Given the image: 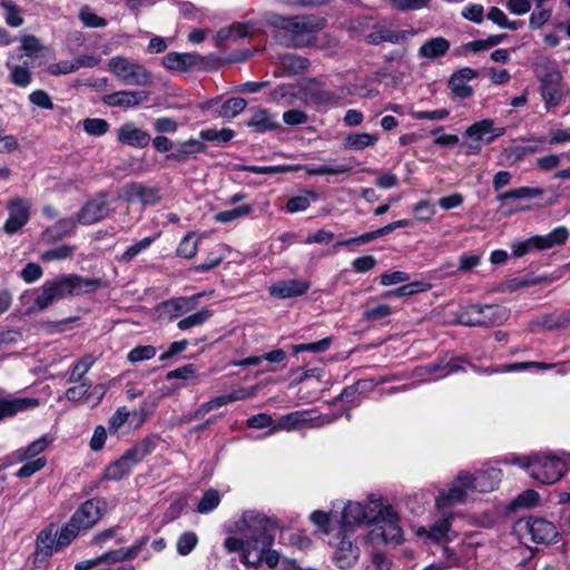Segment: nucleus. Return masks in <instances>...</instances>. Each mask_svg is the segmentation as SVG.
<instances>
[{
    "mask_svg": "<svg viewBox=\"0 0 570 570\" xmlns=\"http://www.w3.org/2000/svg\"><path fill=\"white\" fill-rule=\"evenodd\" d=\"M466 366L472 371L479 373L481 367L474 363H471L464 356H442L438 357L434 362H431L424 366V371L429 375H433L435 379L445 377L458 372H466Z\"/></svg>",
    "mask_w": 570,
    "mask_h": 570,
    "instance_id": "13",
    "label": "nucleus"
},
{
    "mask_svg": "<svg viewBox=\"0 0 570 570\" xmlns=\"http://www.w3.org/2000/svg\"><path fill=\"white\" fill-rule=\"evenodd\" d=\"M214 315V311L207 306L200 308L199 311L187 315L186 317L180 318L177 322V327L180 331H187L195 326H200L209 321Z\"/></svg>",
    "mask_w": 570,
    "mask_h": 570,
    "instance_id": "45",
    "label": "nucleus"
},
{
    "mask_svg": "<svg viewBox=\"0 0 570 570\" xmlns=\"http://www.w3.org/2000/svg\"><path fill=\"white\" fill-rule=\"evenodd\" d=\"M9 216L3 225V230L13 235L19 232L30 218V206L22 198L11 199L8 204Z\"/></svg>",
    "mask_w": 570,
    "mask_h": 570,
    "instance_id": "18",
    "label": "nucleus"
},
{
    "mask_svg": "<svg viewBox=\"0 0 570 570\" xmlns=\"http://www.w3.org/2000/svg\"><path fill=\"white\" fill-rule=\"evenodd\" d=\"M58 528L51 523L43 529L36 540V556L37 558H49L53 552L61 550L58 546L57 537Z\"/></svg>",
    "mask_w": 570,
    "mask_h": 570,
    "instance_id": "30",
    "label": "nucleus"
},
{
    "mask_svg": "<svg viewBox=\"0 0 570 570\" xmlns=\"http://www.w3.org/2000/svg\"><path fill=\"white\" fill-rule=\"evenodd\" d=\"M503 472L498 468H485L471 473L461 470L445 489L433 484L431 492L434 499H468L469 493H490L499 488Z\"/></svg>",
    "mask_w": 570,
    "mask_h": 570,
    "instance_id": "3",
    "label": "nucleus"
},
{
    "mask_svg": "<svg viewBox=\"0 0 570 570\" xmlns=\"http://www.w3.org/2000/svg\"><path fill=\"white\" fill-rule=\"evenodd\" d=\"M108 69L125 85L146 86L151 80V73L144 66L121 56L112 57Z\"/></svg>",
    "mask_w": 570,
    "mask_h": 570,
    "instance_id": "10",
    "label": "nucleus"
},
{
    "mask_svg": "<svg viewBox=\"0 0 570 570\" xmlns=\"http://www.w3.org/2000/svg\"><path fill=\"white\" fill-rule=\"evenodd\" d=\"M456 322L469 327L501 326L508 321L510 311L499 304H470L456 312Z\"/></svg>",
    "mask_w": 570,
    "mask_h": 570,
    "instance_id": "7",
    "label": "nucleus"
},
{
    "mask_svg": "<svg viewBox=\"0 0 570 570\" xmlns=\"http://www.w3.org/2000/svg\"><path fill=\"white\" fill-rule=\"evenodd\" d=\"M430 287H431V285L429 283L416 281V282L406 283L395 289L387 291L384 293L383 296L386 298L409 297V296H412V295H415L419 293L426 292L430 289Z\"/></svg>",
    "mask_w": 570,
    "mask_h": 570,
    "instance_id": "48",
    "label": "nucleus"
},
{
    "mask_svg": "<svg viewBox=\"0 0 570 570\" xmlns=\"http://www.w3.org/2000/svg\"><path fill=\"white\" fill-rule=\"evenodd\" d=\"M20 41L21 45L17 49V53L13 55L17 60H20L23 57L29 58L30 60H37L43 56L46 48L38 37L27 35L23 36Z\"/></svg>",
    "mask_w": 570,
    "mask_h": 570,
    "instance_id": "34",
    "label": "nucleus"
},
{
    "mask_svg": "<svg viewBox=\"0 0 570 570\" xmlns=\"http://www.w3.org/2000/svg\"><path fill=\"white\" fill-rule=\"evenodd\" d=\"M247 106V101L242 97H232L219 105L217 114L225 119H233L239 115Z\"/></svg>",
    "mask_w": 570,
    "mask_h": 570,
    "instance_id": "50",
    "label": "nucleus"
},
{
    "mask_svg": "<svg viewBox=\"0 0 570 570\" xmlns=\"http://www.w3.org/2000/svg\"><path fill=\"white\" fill-rule=\"evenodd\" d=\"M277 522L256 511H245L238 520L228 521L225 530L228 533H242L246 538V548L252 560L244 561L247 566H258L263 562L265 548L274 543V531Z\"/></svg>",
    "mask_w": 570,
    "mask_h": 570,
    "instance_id": "1",
    "label": "nucleus"
},
{
    "mask_svg": "<svg viewBox=\"0 0 570 570\" xmlns=\"http://www.w3.org/2000/svg\"><path fill=\"white\" fill-rule=\"evenodd\" d=\"M438 519L428 530L420 527L416 530L417 537H425L433 542H440L448 537L451 530V522L455 517L454 501H436L435 503Z\"/></svg>",
    "mask_w": 570,
    "mask_h": 570,
    "instance_id": "11",
    "label": "nucleus"
},
{
    "mask_svg": "<svg viewBox=\"0 0 570 570\" xmlns=\"http://www.w3.org/2000/svg\"><path fill=\"white\" fill-rule=\"evenodd\" d=\"M155 240V237L148 236L142 238L141 240L130 245L119 257L118 262L120 263H129L136 256H138L142 250L147 249Z\"/></svg>",
    "mask_w": 570,
    "mask_h": 570,
    "instance_id": "60",
    "label": "nucleus"
},
{
    "mask_svg": "<svg viewBox=\"0 0 570 570\" xmlns=\"http://www.w3.org/2000/svg\"><path fill=\"white\" fill-rule=\"evenodd\" d=\"M525 525L535 543L551 544L559 538L557 527L543 518H528Z\"/></svg>",
    "mask_w": 570,
    "mask_h": 570,
    "instance_id": "21",
    "label": "nucleus"
},
{
    "mask_svg": "<svg viewBox=\"0 0 570 570\" xmlns=\"http://www.w3.org/2000/svg\"><path fill=\"white\" fill-rule=\"evenodd\" d=\"M101 287H104L101 278L82 277L75 273L62 274L42 284L33 301L32 309L45 311L58 301L81 294H91Z\"/></svg>",
    "mask_w": 570,
    "mask_h": 570,
    "instance_id": "2",
    "label": "nucleus"
},
{
    "mask_svg": "<svg viewBox=\"0 0 570 570\" xmlns=\"http://www.w3.org/2000/svg\"><path fill=\"white\" fill-rule=\"evenodd\" d=\"M157 350L154 345H137L129 351L127 360L130 363H138L151 360L156 356Z\"/></svg>",
    "mask_w": 570,
    "mask_h": 570,
    "instance_id": "63",
    "label": "nucleus"
},
{
    "mask_svg": "<svg viewBox=\"0 0 570 570\" xmlns=\"http://www.w3.org/2000/svg\"><path fill=\"white\" fill-rule=\"evenodd\" d=\"M40 404L37 397H0V421L14 416L19 412H26L38 407Z\"/></svg>",
    "mask_w": 570,
    "mask_h": 570,
    "instance_id": "29",
    "label": "nucleus"
},
{
    "mask_svg": "<svg viewBox=\"0 0 570 570\" xmlns=\"http://www.w3.org/2000/svg\"><path fill=\"white\" fill-rule=\"evenodd\" d=\"M257 22L243 21L234 22L227 27L220 28L215 35V46L223 48L227 41H237L244 38H250L258 31Z\"/></svg>",
    "mask_w": 570,
    "mask_h": 570,
    "instance_id": "16",
    "label": "nucleus"
},
{
    "mask_svg": "<svg viewBox=\"0 0 570 570\" xmlns=\"http://www.w3.org/2000/svg\"><path fill=\"white\" fill-rule=\"evenodd\" d=\"M246 125L256 134H265L281 128L274 115L266 108L257 109Z\"/></svg>",
    "mask_w": 570,
    "mask_h": 570,
    "instance_id": "32",
    "label": "nucleus"
},
{
    "mask_svg": "<svg viewBox=\"0 0 570 570\" xmlns=\"http://www.w3.org/2000/svg\"><path fill=\"white\" fill-rule=\"evenodd\" d=\"M552 366H553L552 364L544 363V362H534V361L515 362V363L504 364V365H500V366H495V367H491V366L484 367V368L481 367V371L479 373H484V374L490 375L493 373L517 372V371H525V370H531V368L549 370Z\"/></svg>",
    "mask_w": 570,
    "mask_h": 570,
    "instance_id": "40",
    "label": "nucleus"
},
{
    "mask_svg": "<svg viewBox=\"0 0 570 570\" xmlns=\"http://www.w3.org/2000/svg\"><path fill=\"white\" fill-rule=\"evenodd\" d=\"M543 194L544 190L542 188L523 186L498 194L495 199L497 202L504 205L510 199H530L534 197H541Z\"/></svg>",
    "mask_w": 570,
    "mask_h": 570,
    "instance_id": "42",
    "label": "nucleus"
},
{
    "mask_svg": "<svg viewBox=\"0 0 570 570\" xmlns=\"http://www.w3.org/2000/svg\"><path fill=\"white\" fill-rule=\"evenodd\" d=\"M304 97L315 107H335L340 104L341 97L332 90L320 87L315 79L303 88Z\"/></svg>",
    "mask_w": 570,
    "mask_h": 570,
    "instance_id": "24",
    "label": "nucleus"
},
{
    "mask_svg": "<svg viewBox=\"0 0 570 570\" xmlns=\"http://www.w3.org/2000/svg\"><path fill=\"white\" fill-rule=\"evenodd\" d=\"M541 325L548 331L566 328L570 326V312L556 311L547 314L542 317Z\"/></svg>",
    "mask_w": 570,
    "mask_h": 570,
    "instance_id": "52",
    "label": "nucleus"
},
{
    "mask_svg": "<svg viewBox=\"0 0 570 570\" xmlns=\"http://www.w3.org/2000/svg\"><path fill=\"white\" fill-rule=\"evenodd\" d=\"M513 464L525 469L530 476L543 484L558 482L567 471V463L556 455L534 453L527 456H513Z\"/></svg>",
    "mask_w": 570,
    "mask_h": 570,
    "instance_id": "6",
    "label": "nucleus"
},
{
    "mask_svg": "<svg viewBox=\"0 0 570 570\" xmlns=\"http://www.w3.org/2000/svg\"><path fill=\"white\" fill-rule=\"evenodd\" d=\"M569 237V230L564 226L553 228L547 235H534L524 240L512 245V254L515 257H522L531 249L546 250L554 246L566 244Z\"/></svg>",
    "mask_w": 570,
    "mask_h": 570,
    "instance_id": "9",
    "label": "nucleus"
},
{
    "mask_svg": "<svg viewBox=\"0 0 570 570\" xmlns=\"http://www.w3.org/2000/svg\"><path fill=\"white\" fill-rule=\"evenodd\" d=\"M383 508L382 501H347L342 519L347 525L374 524L382 515Z\"/></svg>",
    "mask_w": 570,
    "mask_h": 570,
    "instance_id": "8",
    "label": "nucleus"
},
{
    "mask_svg": "<svg viewBox=\"0 0 570 570\" xmlns=\"http://www.w3.org/2000/svg\"><path fill=\"white\" fill-rule=\"evenodd\" d=\"M224 548L227 552L234 553V552H242V562L252 560L250 552L246 548V538H237L234 535H229L224 540Z\"/></svg>",
    "mask_w": 570,
    "mask_h": 570,
    "instance_id": "58",
    "label": "nucleus"
},
{
    "mask_svg": "<svg viewBox=\"0 0 570 570\" xmlns=\"http://www.w3.org/2000/svg\"><path fill=\"white\" fill-rule=\"evenodd\" d=\"M117 139L124 145L144 149L150 144L151 137L147 131L136 127L132 122H126L118 129Z\"/></svg>",
    "mask_w": 570,
    "mask_h": 570,
    "instance_id": "26",
    "label": "nucleus"
},
{
    "mask_svg": "<svg viewBox=\"0 0 570 570\" xmlns=\"http://www.w3.org/2000/svg\"><path fill=\"white\" fill-rule=\"evenodd\" d=\"M203 293H197L191 296H178L160 302L156 311L161 318L173 322L181 315L194 312L198 305Z\"/></svg>",
    "mask_w": 570,
    "mask_h": 570,
    "instance_id": "14",
    "label": "nucleus"
},
{
    "mask_svg": "<svg viewBox=\"0 0 570 570\" xmlns=\"http://www.w3.org/2000/svg\"><path fill=\"white\" fill-rule=\"evenodd\" d=\"M308 175L324 176V175H340L351 171V167L346 165H312L306 169Z\"/></svg>",
    "mask_w": 570,
    "mask_h": 570,
    "instance_id": "61",
    "label": "nucleus"
},
{
    "mask_svg": "<svg viewBox=\"0 0 570 570\" xmlns=\"http://www.w3.org/2000/svg\"><path fill=\"white\" fill-rule=\"evenodd\" d=\"M198 137L205 141L213 142L217 146H224L235 137V131L230 128H206L199 131Z\"/></svg>",
    "mask_w": 570,
    "mask_h": 570,
    "instance_id": "44",
    "label": "nucleus"
},
{
    "mask_svg": "<svg viewBox=\"0 0 570 570\" xmlns=\"http://www.w3.org/2000/svg\"><path fill=\"white\" fill-rule=\"evenodd\" d=\"M377 522L381 529V537L385 543L399 544L403 540V531L399 525L397 513L391 505H384Z\"/></svg>",
    "mask_w": 570,
    "mask_h": 570,
    "instance_id": "17",
    "label": "nucleus"
},
{
    "mask_svg": "<svg viewBox=\"0 0 570 570\" xmlns=\"http://www.w3.org/2000/svg\"><path fill=\"white\" fill-rule=\"evenodd\" d=\"M240 399L242 396L237 391L212 397L210 400L202 403L194 412H191V416L195 421L203 420L210 411L228 405Z\"/></svg>",
    "mask_w": 570,
    "mask_h": 570,
    "instance_id": "33",
    "label": "nucleus"
},
{
    "mask_svg": "<svg viewBox=\"0 0 570 570\" xmlns=\"http://www.w3.org/2000/svg\"><path fill=\"white\" fill-rule=\"evenodd\" d=\"M314 411H294L278 417L271 433L279 430L295 431L308 428Z\"/></svg>",
    "mask_w": 570,
    "mask_h": 570,
    "instance_id": "28",
    "label": "nucleus"
},
{
    "mask_svg": "<svg viewBox=\"0 0 570 570\" xmlns=\"http://www.w3.org/2000/svg\"><path fill=\"white\" fill-rule=\"evenodd\" d=\"M159 441H160V436L157 434L147 435L141 441L137 442L130 449H128L127 452L138 464L146 456H148L156 450Z\"/></svg>",
    "mask_w": 570,
    "mask_h": 570,
    "instance_id": "39",
    "label": "nucleus"
},
{
    "mask_svg": "<svg viewBox=\"0 0 570 570\" xmlns=\"http://www.w3.org/2000/svg\"><path fill=\"white\" fill-rule=\"evenodd\" d=\"M478 70L470 67H463L454 71L448 81V87L453 97L461 100L470 98L474 90L468 82L478 78Z\"/></svg>",
    "mask_w": 570,
    "mask_h": 570,
    "instance_id": "19",
    "label": "nucleus"
},
{
    "mask_svg": "<svg viewBox=\"0 0 570 570\" xmlns=\"http://www.w3.org/2000/svg\"><path fill=\"white\" fill-rule=\"evenodd\" d=\"M311 199L317 200L318 195L313 190H304L303 194L289 197L285 204V210L289 214L306 210L311 206Z\"/></svg>",
    "mask_w": 570,
    "mask_h": 570,
    "instance_id": "47",
    "label": "nucleus"
},
{
    "mask_svg": "<svg viewBox=\"0 0 570 570\" xmlns=\"http://www.w3.org/2000/svg\"><path fill=\"white\" fill-rule=\"evenodd\" d=\"M264 19L277 31V37L284 38L286 45L294 48L311 45L314 33L322 30L325 22L314 14L283 16L273 11L266 12Z\"/></svg>",
    "mask_w": 570,
    "mask_h": 570,
    "instance_id": "4",
    "label": "nucleus"
},
{
    "mask_svg": "<svg viewBox=\"0 0 570 570\" xmlns=\"http://www.w3.org/2000/svg\"><path fill=\"white\" fill-rule=\"evenodd\" d=\"M491 131H493V120L488 118L475 121L469 126L464 132V136L485 142V138L490 136Z\"/></svg>",
    "mask_w": 570,
    "mask_h": 570,
    "instance_id": "53",
    "label": "nucleus"
},
{
    "mask_svg": "<svg viewBox=\"0 0 570 570\" xmlns=\"http://www.w3.org/2000/svg\"><path fill=\"white\" fill-rule=\"evenodd\" d=\"M309 520L322 534L327 535L334 530V525L337 522V515L332 511L325 512L316 510L311 513Z\"/></svg>",
    "mask_w": 570,
    "mask_h": 570,
    "instance_id": "46",
    "label": "nucleus"
},
{
    "mask_svg": "<svg viewBox=\"0 0 570 570\" xmlns=\"http://www.w3.org/2000/svg\"><path fill=\"white\" fill-rule=\"evenodd\" d=\"M109 212V194L100 191L82 205L77 214V220L80 225H91L105 219Z\"/></svg>",
    "mask_w": 570,
    "mask_h": 570,
    "instance_id": "15",
    "label": "nucleus"
},
{
    "mask_svg": "<svg viewBox=\"0 0 570 570\" xmlns=\"http://www.w3.org/2000/svg\"><path fill=\"white\" fill-rule=\"evenodd\" d=\"M149 99V92L146 90H120L105 95L102 102L109 107L135 108Z\"/></svg>",
    "mask_w": 570,
    "mask_h": 570,
    "instance_id": "23",
    "label": "nucleus"
},
{
    "mask_svg": "<svg viewBox=\"0 0 570 570\" xmlns=\"http://www.w3.org/2000/svg\"><path fill=\"white\" fill-rule=\"evenodd\" d=\"M77 224H79L77 217L61 218L46 230V235L51 240H60L67 236L75 234Z\"/></svg>",
    "mask_w": 570,
    "mask_h": 570,
    "instance_id": "41",
    "label": "nucleus"
},
{
    "mask_svg": "<svg viewBox=\"0 0 570 570\" xmlns=\"http://www.w3.org/2000/svg\"><path fill=\"white\" fill-rule=\"evenodd\" d=\"M252 212H253L252 205L246 204V205L235 207L233 209L219 212V213L215 214L214 219L217 223L228 224V223H232L243 216L250 214Z\"/></svg>",
    "mask_w": 570,
    "mask_h": 570,
    "instance_id": "56",
    "label": "nucleus"
},
{
    "mask_svg": "<svg viewBox=\"0 0 570 570\" xmlns=\"http://www.w3.org/2000/svg\"><path fill=\"white\" fill-rule=\"evenodd\" d=\"M534 10L529 18V28L531 30H539L550 21L553 10L552 8H546L544 3L539 0H534Z\"/></svg>",
    "mask_w": 570,
    "mask_h": 570,
    "instance_id": "49",
    "label": "nucleus"
},
{
    "mask_svg": "<svg viewBox=\"0 0 570 570\" xmlns=\"http://www.w3.org/2000/svg\"><path fill=\"white\" fill-rule=\"evenodd\" d=\"M312 284L306 279H283L273 283L269 288V295L278 299L293 298L305 295Z\"/></svg>",
    "mask_w": 570,
    "mask_h": 570,
    "instance_id": "20",
    "label": "nucleus"
},
{
    "mask_svg": "<svg viewBox=\"0 0 570 570\" xmlns=\"http://www.w3.org/2000/svg\"><path fill=\"white\" fill-rule=\"evenodd\" d=\"M450 47V41L444 37L431 38L419 48V56L431 60L439 59L448 53Z\"/></svg>",
    "mask_w": 570,
    "mask_h": 570,
    "instance_id": "35",
    "label": "nucleus"
},
{
    "mask_svg": "<svg viewBox=\"0 0 570 570\" xmlns=\"http://www.w3.org/2000/svg\"><path fill=\"white\" fill-rule=\"evenodd\" d=\"M235 169L238 171H245L257 175H274L282 174L289 170V167L286 165H277V166H257V165H236Z\"/></svg>",
    "mask_w": 570,
    "mask_h": 570,
    "instance_id": "57",
    "label": "nucleus"
},
{
    "mask_svg": "<svg viewBox=\"0 0 570 570\" xmlns=\"http://www.w3.org/2000/svg\"><path fill=\"white\" fill-rule=\"evenodd\" d=\"M377 141V134L350 132L343 140V148L345 150L361 151L367 147L375 146Z\"/></svg>",
    "mask_w": 570,
    "mask_h": 570,
    "instance_id": "37",
    "label": "nucleus"
},
{
    "mask_svg": "<svg viewBox=\"0 0 570 570\" xmlns=\"http://www.w3.org/2000/svg\"><path fill=\"white\" fill-rule=\"evenodd\" d=\"M332 344H333V337L327 336L317 342L296 344L293 346V351L296 354L304 353V352H309V353H315V354L324 353L331 347Z\"/></svg>",
    "mask_w": 570,
    "mask_h": 570,
    "instance_id": "59",
    "label": "nucleus"
},
{
    "mask_svg": "<svg viewBox=\"0 0 570 570\" xmlns=\"http://www.w3.org/2000/svg\"><path fill=\"white\" fill-rule=\"evenodd\" d=\"M539 94L547 111L560 107L568 96L567 83L556 61L546 60L535 65Z\"/></svg>",
    "mask_w": 570,
    "mask_h": 570,
    "instance_id": "5",
    "label": "nucleus"
},
{
    "mask_svg": "<svg viewBox=\"0 0 570 570\" xmlns=\"http://www.w3.org/2000/svg\"><path fill=\"white\" fill-rule=\"evenodd\" d=\"M149 537H142L137 543L129 548L108 551L97 558L83 560L75 564V570H91L99 566H110L116 562L135 559L142 547L148 542Z\"/></svg>",
    "mask_w": 570,
    "mask_h": 570,
    "instance_id": "12",
    "label": "nucleus"
},
{
    "mask_svg": "<svg viewBox=\"0 0 570 570\" xmlns=\"http://www.w3.org/2000/svg\"><path fill=\"white\" fill-rule=\"evenodd\" d=\"M207 146L202 139L189 138L180 141L175 151L166 155V160L176 163H186L189 158H195L198 154H205Z\"/></svg>",
    "mask_w": 570,
    "mask_h": 570,
    "instance_id": "27",
    "label": "nucleus"
},
{
    "mask_svg": "<svg viewBox=\"0 0 570 570\" xmlns=\"http://www.w3.org/2000/svg\"><path fill=\"white\" fill-rule=\"evenodd\" d=\"M333 559L338 568H351L358 559V548L352 541L342 539Z\"/></svg>",
    "mask_w": 570,
    "mask_h": 570,
    "instance_id": "36",
    "label": "nucleus"
},
{
    "mask_svg": "<svg viewBox=\"0 0 570 570\" xmlns=\"http://www.w3.org/2000/svg\"><path fill=\"white\" fill-rule=\"evenodd\" d=\"M309 65L307 58L295 53H285L281 57V66L289 76L305 72Z\"/></svg>",
    "mask_w": 570,
    "mask_h": 570,
    "instance_id": "43",
    "label": "nucleus"
},
{
    "mask_svg": "<svg viewBox=\"0 0 570 570\" xmlns=\"http://www.w3.org/2000/svg\"><path fill=\"white\" fill-rule=\"evenodd\" d=\"M198 537L193 531H186L177 540L176 548L180 556L189 554L197 546Z\"/></svg>",
    "mask_w": 570,
    "mask_h": 570,
    "instance_id": "64",
    "label": "nucleus"
},
{
    "mask_svg": "<svg viewBox=\"0 0 570 570\" xmlns=\"http://www.w3.org/2000/svg\"><path fill=\"white\" fill-rule=\"evenodd\" d=\"M0 8L6 11L3 18L9 27L18 28L23 24L22 9L14 1L0 0Z\"/></svg>",
    "mask_w": 570,
    "mask_h": 570,
    "instance_id": "51",
    "label": "nucleus"
},
{
    "mask_svg": "<svg viewBox=\"0 0 570 570\" xmlns=\"http://www.w3.org/2000/svg\"><path fill=\"white\" fill-rule=\"evenodd\" d=\"M105 511V501H83L71 518L82 530H88L101 519Z\"/></svg>",
    "mask_w": 570,
    "mask_h": 570,
    "instance_id": "22",
    "label": "nucleus"
},
{
    "mask_svg": "<svg viewBox=\"0 0 570 570\" xmlns=\"http://www.w3.org/2000/svg\"><path fill=\"white\" fill-rule=\"evenodd\" d=\"M137 465L135 460L130 456V454L125 451V453L118 458L117 460L110 462L104 470L102 478L105 480L118 481L122 478L127 476L132 469Z\"/></svg>",
    "mask_w": 570,
    "mask_h": 570,
    "instance_id": "31",
    "label": "nucleus"
},
{
    "mask_svg": "<svg viewBox=\"0 0 570 570\" xmlns=\"http://www.w3.org/2000/svg\"><path fill=\"white\" fill-rule=\"evenodd\" d=\"M538 501H510L503 508L494 507L491 511H487L483 515L482 523L487 527L503 521L517 513L521 509H531L537 505Z\"/></svg>",
    "mask_w": 570,
    "mask_h": 570,
    "instance_id": "25",
    "label": "nucleus"
},
{
    "mask_svg": "<svg viewBox=\"0 0 570 570\" xmlns=\"http://www.w3.org/2000/svg\"><path fill=\"white\" fill-rule=\"evenodd\" d=\"M95 364V357L90 354L83 355L80 360H78L70 372L68 381L71 383L86 382L83 376Z\"/></svg>",
    "mask_w": 570,
    "mask_h": 570,
    "instance_id": "54",
    "label": "nucleus"
},
{
    "mask_svg": "<svg viewBox=\"0 0 570 570\" xmlns=\"http://www.w3.org/2000/svg\"><path fill=\"white\" fill-rule=\"evenodd\" d=\"M412 212L415 219L420 223H429L435 215L434 205L430 199H421L417 202L413 206Z\"/></svg>",
    "mask_w": 570,
    "mask_h": 570,
    "instance_id": "62",
    "label": "nucleus"
},
{
    "mask_svg": "<svg viewBox=\"0 0 570 570\" xmlns=\"http://www.w3.org/2000/svg\"><path fill=\"white\" fill-rule=\"evenodd\" d=\"M14 56L10 55L6 67L10 71L9 79L10 81L21 88L28 87L32 82V73L28 70L27 65H20L13 62Z\"/></svg>",
    "mask_w": 570,
    "mask_h": 570,
    "instance_id": "38",
    "label": "nucleus"
},
{
    "mask_svg": "<svg viewBox=\"0 0 570 570\" xmlns=\"http://www.w3.org/2000/svg\"><path fill=\"white\" fill-rule=\"evenodd\" d=\"M82 529L71 518L68 523L58 529L57 542L60 549L68 547Z\"/></svg>",
    "mask_w": 570,
    "mask_h": 570,
    "instance_id": "55",
    "label": "nucleus"
}]
</instances>
